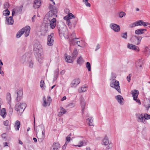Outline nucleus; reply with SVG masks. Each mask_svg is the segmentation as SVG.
Returning a JSON list of instances; mask_svg holds the SVG:
<instances>
[{
  "label": "nucleus",
  "mask_w": 150,
  "mask_h": 150,
  "mask_svg": "<svg viewBox=\"0 0 150 150\" xmlns=\"http://www.w3.org/2000/svg\"><path fill=\"white\" fill-rule=\"evenodd\" d=\"M144 116L145 120H149L150 119V115H149L147 114L146 113L144 114Z\"/></svg>",
  "instance_id": "obj_46"
},
{
  "label": "nucleus",
  "mask_w": 150,
  "mask_h": 150,
  "mask_svg": "<svg viewBox=\"0 0 150 150\" xmlns=\"http://www.w3.org/2000/svg\"><path fill=\"white\" fill-rule=\"evenodd\" d=\"M65 60L66 62L69 63H72L73 61L72 58L68 55L66 56Z\"/></svg>",
  "instance_id": "obj_32"
},
{
  "label": "nucleus",
  "mask_w": 150,
  "mask_h": 150,
  "mask_svg": "<svg viewBox=\"0 0 150 150\" xmlns=\"http://www.w3.org/2000/svg\"><path fill=\"white\" fill-rule=\"evenodd\" d=\"M136 66L137 68L140 69L142 67V64L140 61L138 62H137L136 64Z\"/></svg>",
  "instance_id": "obj_44"
},
{
  "label": "nucleus",
  "mask_w": 150,
  "mask_h": 150,
  "mask_svg": "<svg viewBox=\"0 0 150 150\" xmlns=\"http://www.w3.org/2000/svg\"><path fill=\"white\" fill-rule=\"evenodd\" d=\"M54 34L53 33H51L50 35H48L47 44L48 46H51L53 45L54 42Z\"/></svg>",
  "instance_id": "obj_13"
},
{
  "label": "nucleus",
  "mask_w": 150,
  "mask_h": 150,
  "mask_svg": "<svg viewBox=\"0 0 150 150\" xmlns=\"http://www.w3.org/2000/svg\"><path fill=\"white\" fill-rule=\"evenodd\" d=\"M110 27L115 32H118L120 30V26L116 24H111L110 25Z\"/></svg>",
  "instance_id": "obj_14"
},
{
  "label": "nucleus",
  "mask_w": 150,
  "mask_h": 150,
  "mask_svg": "<svg viewBox=\"0 0 150 150\" xmlns=\"http://www.w3.org/2000/svg\"><path fill=\"white\" fill-rule=\"evenodd\" d=\"M75 105V103H71L69 104L68 105V106L70 108H72L74 107Z\"/></svg>",
  "instance_id": "obj_53"
},
{
  "label": "nucleus",
  "mask_w": 150,
  "mask_h": 150,
  "mask_svg": "<svg viewBox=\"0 0 150 150\" xmlns=\"http://www.w3.org/2000/svg\"><path fill=\"white\" fill-rule=\"evenodd\" d=\"M23 29H21L19 32H18L16 35V37L19 38L21 35L23 34Z\"/></svg>",
  "instance_id": "obj_39"
},
{
  "label": "nucleus",
  "mask_w": 150,
  "mask_h": 150,
  "mask_svg": "<svg viewBox=\"0 0 150 150\" xmlns=\"http://www.w3.org/2000/svg\"><path fill=\"white\" fill-rule=\"evenodd\" d=\"M71 36L72 37L71 38L70 42V44L71 45V44H72L74 45H75V43H76V42L77 41V40H78V38L75 37V34L74 33H72Z\"/></svg>",
  "instance_id": "obj_20"
},
{
  "label": "nucleus",
  "mask_w": 150,
  "mask_h": 150,
  "mask_svg": "<svg viewBox=\"0 0 150 150\" xmlns=\"http://www.w3.org/2000/svg\"><path fill=\"white\" fill-rule=\"evenodd\" d=\"M16 93L17 95V100H19L20 99V98L22 96L23 91L21 90H18L16 92Z\"/></svg>",
  "instance_id": "obj_30"
},
{
  "label": "nucleus",
  "mask_w": 150,
  "mask_h": 150,
  "mask_svg": "<svg viewBox=\"0 0 150 150\" xmlns=\"http://www.w3.org/2000/svg\"><path fill=\"white\" fill-rule=\"evenodd\" d=\"M142 20H139L133 23L130 26L131 28H133L135 26H141L142 25Z\"/></svg>",
  "instance_id": "obj_22"
},
{
  "label": "nucleus",
  "mask_w": 150,
  "mask_h": 150,
  "mask_svg": "<svg viewBox=\"0 0 150 150\" xmlns=\"http://www.w3.org/2000/svg\"><path fill=\"white\" fill-rule=\"evenodd\" d=\"M84 62L83 59L82 57L81 56H80L79 59L77 60V63L79 64H82Z\"/></svg>",
  "instance_id": "obj_37"
},
{
  "label": "nucleus",
  "mask_w": 150,
  "mask_h": 150,
  "mask_svg": "<svg viewBox=\"0 0 150 150\" xmlns=\"http://www.w3.org/2000/svg\"><path fill=\"white\" fill-rule=\"evenodd\" d=\"M145 106L146 109L148 110L149 108H150V100H148L147 101L146 103L145 104Z\"/></svg>",
  "instance_id": "obj_38"
},
{
  "label": "nucleus",
  "mask_w": 150,
  "mask_h": 150,
  "mask_svg": "<svg viewBox=\"0 0 150 150\" xmlns=\"http://www.w3.org/2000/svg\"><path fill=\"white\" fill-rule=\"evenodd\" d=\"M42 137L43 138H44L45 137V131L44 129L42 131Z\"/></svg>",
  "instance_id": "obj_64"
},
{
  "label": "nucleus",
  "mask_w": 150,
  "mask_h": 150,
  "mask_svg": "<svg viewBox=\"0 0 150 150\" xmlns=\"http://www.w3.org/2000/svg\"><path fill=\"white\" fill-rule=\"evenodd\" d=\"M36 59L40 63H42L43 62V55L42 52L35 54Z\"/></svg>",
  "instance_id": "obj_7"
},
{
  "label": "nucleus",
  "mask_w": 150,
  "mask_h": 150,
  "mask_svg": "<svg viewBox=\"0 0 150 150\" xmlns=\"http://www.w3.org/2000/svg\"><path fill=\"white\" fill-rule=\"evenodd\" d=\"M34 50L35 54L42 52V48L39 43H36L34 45Z\"/></svg>",
  "instance_id": "obj_12"
},
{
  "label": "nucleus",
  "mask_w": 150,
  "mask_h": 150,
  "mask_svg": "<svg viewBox=\"0 0 150 150\" xmlns=\"http://www.w3.org/2000/svg\"><path fill=\"white\" fill-rule=\"evenodd\" d=\"M142 38L141 36H133L131 39V41L132 43L138 45L140 44Z\"/></svg>",
  "instance_id": "obj_5"
},
{
  "label": "nucleus",
  "mask_w": 150,
  "mask_h": 150,
  "mask_svg": "<svg viewBox=\"0 0 150 150\" xmlns=\"http://www.w3.org/2000/svg\"><path fill=\"white\" fill-rule=\"evenodd\" d=\"M23 29V33H25L24 35L26 37H28L29 34L30 28L29 26H26L25 27L22 28Z\"/></svg>",
  "instance_id": "obj_16"
},
{
  "label": "nucleus",
  "mask_w": 150,
  "mask_h": 150,
  "mask_svg": "<svg viewBox=\"0 0 150 150\" xmlns=\"http://www.w3.org/2000/svg\"><path fill=\"white\" fill-rule=\"evenodd\" d=\"M86 66L88 71H91V66L89 62H87L86 63Z\"/></svg>",
  "instance_id": "obj_45"
},
{
  "label": "nucleus",
  "mask_w": 150,
  "mask_h": 150,
  "mask_svg": "<svg viewBox=\"0 0 150 150\" xmlns=\"http://www.w3.org/2000/svg\"><path fill=\"white\" fill-rule=\"evenodd\" d=\"M9 7V4L7 3H5L4 5V9H8Z\"/></svg>",
  "instance_id": "obj_47"
},
{
  "label": "nucleus",
  "mask_w": 150,
  "mask_h": 150,
  "mask_svg": "<svg viewBox=\"0 0 150 150\" xmlns=\"http://www.w3.org/2000/svg\"><path fill=\"white\" fill-rule=\"evenodd\" d=\"M4 147H5L6 146H8L9 147L10 146V144L9 142H4L3 143Z\"/></svg>",
  "instance_id": "obj_55"
},
{
  "label": "nucleus",
  "mask_w": 150,
  "mask_h": 150,
  "mask_svg": "<svg viewBox=\"0 0 150 150\" xmlns=\"http://www.w3.org/2000/svg\"><path fill=\"white\" fill-rule=\"evenodd\" d=\"M70 140V137H67L66 139V142L65 143L68 144Z\"/></svg>",
  "instance_id": "obj_54"
},
{
  "label": "nucleus",
  "mask_w": 150,
  "mask_h": 150,
  "mask_svg": "<svg viewBox=\"0 0 150 150\" xmlns=\"http://www.w3.org/2000/svg\"><path fill=\"white\" fill-rule=\"evenodd\" d=\"M66 110L63 108H61L60 109V111L59 112L58 115L59 116H61L63 115L65 113Z\"/></svg>",
  "instance_id": "obj_34"
},
{
  "label": "nucleus",
  "mask_w": 150,
  "mask_h": 150,
  "mask_svg": "<svg viewBox=\"0 0 150 150\" xmlns=\"http://www.w3.org/2000/svg\"><path fill=\"white\" fill-rule=\"evenodd\" d=\"M70 19H71L72 18H74L75 17L72 13H69L68 15Z\"/></svg>",
  "instance_id": "obj_57"
},
{
  "label": "nucleus",
  "mask_w": 150,
  "mask_h": 150,
  "mask_svg": "<svg viewBox=\"0 0 150 150\" xmlns=\"http://www.w3.org/2000/svg\"><path fill=\"white\" fill-rule=\"evenodd\" d=\"M60 145L58 143H54L52 146V148L53 150H59L60 147Z\"/></svg>",
  "instance_id": "obj_27"
},
{
  "label": "nucleus",
  "mask_w": 150,
  "mask_h": 150,
  "mask_svg": "<svg viewBox=\"0 0 150 150\" xmlns=\"http://www.w3.org/2000/svg\"><path fill=\"white\" fill-rule=\"evenodd\" d=\"M64 20H66L67 21V20H69V18L68 16V15H67L66 16H65L64 18Z\"/></svg>",
  "instance_id": "obj_62"
},
{
  "label": "nucleus",
  "mask_w": 150,
  "mask_h": 150,
  "mask_svg": "<svg viewBox=\"0 0 150 150\" xmlns=\"http://www.w3.org/2000/svg\"><path fill=\"white\" fill-rule=\"evenodd\" d=\"M87 141L86 140H83L80 141L79 142V144L74 145L76 146L81 147L86 144Z\"/></svg>",
  "instance_id": "obj_24"
},
{
  "label": "nucleus",
  "mask_w": 150,
  "mask_h": 150,
  "mask_svg": "<svg viewBox=\"0 0 150 150\" xmlns=\"http://www.w3.org/2000/svg\"><path fill=\"white\" fill-rule=\"evenodd\" d=\"M7 135L6 133H4L1 135L2 137L4 139H6L7 137Z\"/></svg>",
  "instance_id": "obj_60"
},
{
  "label": "nucleus",
  "mask_w": 150,
  "mask_h": 150,
  "mask_svg": "<svg viewBox=\"0 0 150 150\" xmlns=\"http://www.w3.org/2000/svg\"><path fill=\"white\" fill-rule=\"evenodd\" d=\"M26 107V104L24 103H19L15 107V109L17 111L18 114L21 115Z\"/></svg>",
  "instance_id": "obj_4"
},
{
  "label": "nucleus",
  "mask_w": 150,
  "mask_h": 150,
  "mask_svg": "<svg viewBox=\"0 0 150 150\" xmlns=\"http://www.w3.org/2000/svg\"><path fill=\"white\" fill-rule=\"evenodd\" d=\"M127 47L129 49L137 51H138L139 50V48L137 46L132 44L128 43L127 45Z\"/></svg>",
  "instance_id": "obj_19"
},
{
  "label": "nucleus",
  "mask_w": 150,
  "mask_h": 150,
  "mask_svg": "<svg viewBox=\"0 0 150 150\" xmlns=\"http://www.w3.org/2000/svg\"><path fill=\"white\" fill-rule=\"evenodd\" d=\"M48 20L47 23L49 24V26L51 28L54 29L56 25L57 20L56 18H52V19Z\"/></svg>",
  "instance_id": "obj_11"
},
{
  "label": "nucleus",
  "mask_w": 150,
  "mask_h": 150,
  "mask_svg": "<svg viewBox=\"0 0 150 150\" xmlns=\"http://www.w3.org/2000/svg\"><path fill=\"white\" fill-rule=\"evenodd\" d=\"M59 74V70L58 69H56L54 71V81L56 80L58 77Z\"/></svg>",
  "instance_id": "obj_31"
},
{
  "label": "nucleus",
  "mask_w": 150,
  "mask_h": 150,
  "mask_svg": "<svg viewBox=\"0 0 150 150\" xmlns=\"http://www.w3.org/2000/svg\"><path fill=\"white\" fill-rule=\"evenodd\" d=\"M121 37L122 38L126 39L127 38V33L125 32V33L122 34L121 35Z\"/></svg>",
  "instance_id": "obj_51"
},
{
  "label": "nucleus",
  "mask_w": 150,
  "mask_h": 150,
  "mask_svg": "<svg viewBox=\"0 0 150 150\" xmlns=\"http://www.w3.org/2000/svg\"><path fill=\"white\" fill-rule=\"evenodd\" d=\"M116 76L115 75L113 77H112V79L110 83V86L112 88L115 89L119 93H121L120 88V86L119 82L118 81L114 79Z\"/></svg>",
  "instance_id": "obj_2"
},
{
  "label": "nucleus",
  "mask_w": 150,
  "mask_h": 150,
  "mask_svg": "<svg viewBox=\"0 0 150 150\" xmlns=\"http://www.w3.org/2000/svg\"><path fill=\"white\" fill-rule=\"evenodd\" d=\"M145 31H146V29H139L136 30L135 31V33L137 35H141L144 33Z\"/></svg>",
  "instance_id": "obj_25"
},
{
  "label": "nucleus",
  "mask_w": 150,
  "mask_h": 150,
  "mask_svg": "<svg viewBox=\"0 0 150 150\" xmlns=\"http://www.w3.org/2000/svg\"><path fill=\"white\" fill-rule=\"evenodd\" d=\"M6 110L5 108H3L0 112V115L3 118H4L6 115Z\"/></svg>",
  "instance_id": "obj_28"
},
{
  "label": "nucleus",
  "mask_w": 150,
  "mask_h": 150,
  "mask_svg": "<svg viewBox=\"0 0 150 150\" xmlns=\"http://www.w3.org/2000/svg\"><path fill=\"white\" fill-rule=\"evenodd\" d=\"M20 127V122L18 120L16 121L14 125V127L16 131H18Z\"/></svg>",
  "instance_id": "obj_29"
},
{
  "label": "nucleus",
  "mask_w": 150,
  "mask_h": 150,
  "mask_svg": "<svg viewBox=\"0 0 150 150\" xmlns=\"http://www.w3.org/2000/svg\"><path fill=\"white\" fill-rule=\"evenodd\" d=\"M131 92L132 96L133 97V99L135 100L137 102L139 103V104H141L140 100L137 99L139 94L138 91L136 90H134L132 91Z\"/></svg>",
  "instance_id": "obj_9"
},
{
  "label": "nucleus",
  "mask_w": 150,
  "mask_h": 150,
  "mask_svg": "<svg viewBox=\"0 0 150 150\" xmlns=\"http://www.w3.org/2000/svg\"><path fill=\"white\" fill-rule=\"evenodd\" d=\"M66 23L69 26H71V23L69 20H67L66 21Z\"/></svg>",
  "instance_id": "obj_63"
},
{
  "label": "nucleus",
  "mask_w": 150,
  "mask_h": 150,
  "mask_svg": "<svg viewBox=\"0 0 150 150\" xmlns=\"http://www.w3.org/2000/svg\"><path fill=\"white\" fill-rule=\"evenodd\" d=\"M87 121L88 123V124L89 126H93V119H92V118L90 117L87 119Z\"/></svg>",
  "instance_id": "obj_36"
},
{
  "label": "nucleus",
  "mask_w": 150,
  "mask_h": 150,
  "mask_svg": "<svg viewBox=\"0 0 150 150\" xmlns=\"http://www.w3.org/2000/svg\"><path fill=\"white\" fill-rule=\"evenodd\" d=\"M112 143L110 141L108 137L105 135L104 138V149H112Z\"/></svg>",
  "instance_id": "obj_3"
},
{
  "label": "nucleus",
  "mask_w": 150,
  "mask_h": 150,
  "mask_svg": "<svg viewBox=\"0 0 150 150\" xmlns=\"http://www.w3.org/2000/svg\"><path fill=\"white\" fill-rule=\"evenodd\" d=\"M115 99L117 102L120 104L122 105L124 103V100L122 97L120 95H118L115 97Z\"/></svg>",
  "instance_id": "obj_17"
},
{
  "label": "nucleus",
  "mask_w": 150,
  "mask_h": 150,
  "mask_svg": "<svg viewBox=\"0 0 150 150\" xmlns=\"http://www.w3.org/2000/svg\"><path fill=\"white\" fill-rule=\"evenodd\" d=\"M23 6H20L12 10V16H13L15 14H20L22 11Z\"/></svg>",
  "instance_id": "obj_10"
},
{
  "label": "nucleus",
  "mask_w": 150,
  "mask_h": 150,
  "mask_svg": "<svg viewBox=\"0 0 150 150\" xmlns=\"http://www.w3.org/2000/svg\"><path fill=\"white\" fill-rule=\"evenodd\" d=\"M88 88V87L85 85H83L78 89V91L79 93L85 92L86 91Z\"/></svg>",
  "instance_id": "obj_26"
},
{
  "label": "nucleus",
  "mask_w": 150,
  "mask_h": 150,
  "mask_svg": "<svg viewBox=\"0 0 150 150\" xmlns=\"http://www.w3.org/2000/svg\"><path fill=\"white\" fill-rule=\"evenodd\" d=\"M81 105L82 109V111L83 112L85 109V107L86 105V102L84 100H81Z\"/></svg>",
  "instance_id": "obj_33"
},
{
  "label": "nucleus",
  "mask_w": 150,
  "mask_h": 150,
  "mask_svg": "<svg viewBox=\"0 0 150 150\" xmlns=\"http://www.w3.org/2000/svg\"><path fill=\"white\" fill-rule=\"evenodd\" d=\"M59 34L61 37H62V36L65 37L64 35V33H63V32L62 31V30H59Z\"/></svg>",
  "instance_id": "obj_56"
},
{
  "label": "nucleus",
  "mask_w": 150,
  "mask_h": 150,
  "mask_svg": "<svg viewBox=\"0 0 150 150\" xmlns=\"http://www.w3.org/2000/svg\"><path fill=\"white\" fill-rule=\"evenodd\" d=\"M41 5L40 0H35L34 2L33 7L35 8H38Z\"/></svg>",
  "instance_id": "obj_21"
},
{
  "label": "nucleus",
  "mask_w": 150,
  "mask_h": 150,
  "mask_svg": "<svg viewBox=\"0 0 150 150\" xmlns=\"http://www.w3.org/2000/svg\"><path fill=\"white\" fill-rule=\"evenodd\" d=\"M30 61L28 62V65L29 68L32 69L33 67V63L31 60V58H30Z\"/></svg>",
  "instance_id": "obj_35"
},
{
  "label": "nucleus",
  "mask_w": 150,
  "mask_h": 150,
  "mask_svg": "<svg viewBox=\"0 0 150 150\" xmlns=\"http://www.w3.org/2000/svg\"><path fill=\"white\" fill-rule=\"evenodd\" d=\"M148 25H149V27L150 28V24L148 22H144L143 21H142V25H143L144 26H147Z\"/></svg>",
  "instance_id": "obj_52"
},
{
  "label": "nucleus",
  "mask_w": 150,
  "mask_h": 150,
  "mask_svg": "<svg viewBox=\"0 0 150 150\" xmlns=\"http://www.w3.org/2000/svg\"><path fill=\"white\" fill-rule=\"evenodd\" d=\"M26 61V56L24 55L23 56L21 59V62L23 63H24Z\"/></svg>",
  "instance_id": "obj_49"
},
{
  "label": "nucleus",
  "mask_w": 150,
  "mask_h": 150,
  "mask_svg": "<svg viewBox=\"0 0 150 150\" xmlns=\"http://www.w3.org/2000/svg\"><path fill=\"white\" fill-rule=\"evenodd\" d=\"M145 54L148 55H149L150 54L149 53H148V52H150V50L148 48V47H147L145 49Z\"/></svg>",
  "instance_id": "obj_59"
},
{
  "label": "nucleus",
  "mask_w": 150,
  "mask_h": 150,
  "mask_svg": "<svg viewBox=\"0 0 150 150\" xmlns=\"http://www.w3.org/2000/svg\"><path fill=\"white\" fill-rule=\"evenodd\" d=\"M3 14L4 16H8L10 14V11L8 9H6L3 11Z\"/></svg>",
  "instance_id": "obj_40"
},
{
  "label": "nucleus",
  "mask_w": 150,
  "mask_h": 150,
  "mask_svg": "<svg viewBox=\"0 0 150 150\" xmlns=\"http://www.w3.org/2000/svg\"><path fill=\"white\" fill-rule=\"evenodd\" d=\"M9 124V121L6 120L4 121L3 122V124L5 126H8Z\"/></svg>",
  "instance_id": "obj_61"
},
{
  "label": "nucleus",
  "mask_w": 150,
  "mask_h": 150,
  "mask_svg": "<svg viewBox=\"0 0 150 150\" xmlns=\"http://www.w3.org/2000/svg\"><path fill=\"white\" fill-rule=\"evenodd\" d=\"M45 83L43 80H41L40 82V86L43 90L45 88Z\"/></svg>",
  "instance_id": "obj_42"
},
{
  "label": "nucleus",
  "mask_w": 150,
  "mask_h": 150,
  "mask_svg": "<svg viewBox=\"0 0 150 150\" xmlns=\"http://www.w3.org/2000/svg\"><path fill=\"white\" fill-rule=\"evenodd\" d=\"M137 118L138 122L143 123L144 124L146 122L145 120L144 115L142 114H138L137 115Z\"/></svg>",
  "instance_id": "obj_15"
},
{
  "label": "nucleus",
  "mask_w": 150,
  "mask_h": 150,
  "mask_svg": "<svg viewBox=\"0 0 150 150\" xmlns=\"http://www.w3.org/2000/svg\"><path fill=\"white\" fill-rule=\"evenodd\" d=\"M80 79L76 78L73 79L70 84V87L72 88H76L80 82Z\"/></svg>",
  "instance_id": "obj_8"
},
{
  "label": "nucleus",
  "mask_w": 150,
  "mask_h": 150,
  "mask_svg": "<svg viewBox=\"0 0 150 150\" xmlns=\"http://www.w3.org/2000/svg\"><path fill=\"white\" fill-rule=\"evenodd\" d=\"M49 8L50 11L45 16V19H52V18H55L57 16V9L55 6L50 4Z\"/></svg>",
  "instance_id": "obj_1"
},
{
  "label": "nucleus",
  "mask_w": 150,
  "mask_h": 150,
  "mask_svg": "<svg viewBox=\"0 0 150 150\" xmlns=\"http://www.w3.org/2000/svg\"><path fill=\"white\" fill-rule=\"evenodd\" d=\"M132 76V74H130L127 77V80L129 82L131 80V78Z\"/></svg>",
  "instance_id": "obj_58"
},
{
  "label": "nucleus",
  "mask_w": 150,
  "mask_h": 150,
  "mask_svg": "<svg viewBox=\"0 0 150 150\" xmlns=\"http://www.w3.org/2000/svg\"><path fill=\"white\" fill-rule=\"evenodd\" d=\"M78 54V53L77 49L76 48L74 49L73 53L72 54L73 57H74L75 58L77 56Z\"/></svg>",
  "instance_id": "obj_43"
},
{
  "label": "nucleus",
  "mask_w": 150,
  "mask_h": 150,
  "mask_svg": "<svg viewBox=\"0 0 150 150\" xmlns=\"http://www.w3.org/2000/svg\"><path fill=\"white\" fill-rule=\"evenodd\" d=\"M126 13L125 12H121L119 14V17L120 18H122L125 16Z\"/></svg>",
  "instance_id": "obj_50"
},
{
  "label": "nucleus",
  "mask_w": 150,
  "mask_h": 150,
  "mask_svg": "<svg viewBox=\"0 0 150 150\" xmlns=\"http://www.w3.org/2000/svg\"><path fill=\"white\" fill-rule=\"evenodd\" d=\"M88 0H82L83 2L85 4L87 7H90L91 6V4L88 2Z\"/></svg>",
  "instance_id": "obj_41"
},
{
  "label": "nucleus",
  "mask_w": 150,
  "mask_h": 150,
  "mask_svg": "<svg viewBox=\"0 0 150 150\" xmlns=\"http://www.w3.org/2000/svg\"><path fill=\"white\" fill-rule=\"evenodd\" d=\"M81 43L80 44V45H78V46L81 47H86V43L84 42H83L82 41H81Z\"/></svg>",
  "instance_id": "obj_48"
},
{
  "label": "nucleus",
  "mask_w": 150,
  "mask_h": 150,
  "mask_svg": "<svg viewBox=\"0 0 150 150\" xmlns=\"http://www.w3.org/2000/svg\"><path fill=\"white\" fill-rule=\"evenodd\" d=\"M51 101L52 99L50 96H47V98H46L45 96H44L43 98V106L46 107L47 106L50 105Z\"/></svg>",
  "instance_id": "obj_6"
},
{
  "label": "nucleus",
  "mask_w": 150,
  "mask_h": 150,
  "mask_svg": "<svg viewBox=\"0 0 150 150\" xmlns=\"http://www.w3.org/2000/svg\"><path fill=\"white\" fill-rule=\"evenodd\" d=\"M6 99L7 103L10 104L11 100V93L9 92H7L6 95Z\"/></svg>",
  "instance_id": "obj_23"
},
{
  "label": "nucleus",
  "mask_w": 150,
  "mask_h": 150,
  "mask_svg": "<svg viewBox=\"0 0 150 150\" xmlns=\"http://www.w3.org/2000/svg\"><path fill=\"white\" fill-rule=\"evenodd\" d=\"M12 16H6V24L7 25H13L14 23V20Z\"/></svg>",
  "instance_id": "obj_18"
}]
</instances>
